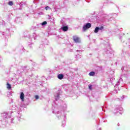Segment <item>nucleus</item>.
<instances>
[{"instance_id": "nucleus-1", "label": "nucleus", "mask_w": 130, "mask_h": 130, "mask_svg": "<svg viewBox=\"0 0 130 130\" xmlns=\"http://www.w3.org/2000/svg\"><path fill=\"white\" fill-rule=\"evenodd\" d=\"M91 23H86L85 25L83 26V31H86L87 29H89V28H91Z\"/></svg>"}, {"instance_id": "nucleus-2", "label": "nucleus", "mask_w": 130, "mask_h": 130, "mask_svg": "<svg viewBox=\"0 0 130 130\" xmlns=\"http://www.w3.org/2000/svg\"><path fill=\"white\" fill-rule=\"evenodd\" d=\"M73 40L76 43H79L80 42V38L76 36L73 37Z\"/></svg>"}, {"instance_id": "nucleus-3", "label": "nucleus", "mask_w": 130, "mask_h": 130, "mask_svg": "<svg viewBox=\"0 0 130 130\" xmlns=\"http://www.w3.org/2000/svg\"><path fill=\"white\" fill-rule=\"evenodd\" d=\"M25 98V94L23 92H21L20 95V99L22 100V101H24V99Z\"/></svg>"}, {"instance_id": "nucleus-4", "label": "nucleus", "mask_w": 130, "mask_h": 130, "mask_svg": "<svg viewBox=\"0 0 130 130\" xmlns=\"http://www.w3.org/2000/svg\"><path fill=\"white\" fill-rule=\"evenodd\" d=\"M61 29L64 31V32H66L69 30V27L68 26H63V27L61 28Z\"/></svg>"}, {"instance_id": "nucleus-5", "label": "nucleus", "mask_w": 130, "mask_h": 130, "mask_svg": "<svg viewBox=\"0 0 130 130\" xmlns=\"http://www.w3.org/2000/svg\"><path fill=\"white\" fill-rule=\"evenodd\" d=\"M57 78L59 80H62L63 79V74H58L57 75Z\"/></svg>"}, {"instance_id": "nucleus-6", "label": "nucleus", "mask_w": 130, "mask_h": 130, "mask_svg": "<svg viewBox=\"0 0 130 130\" xmlns=\"http://www.w3.org/2000/svg\"><path fill=\"white\" fill-rule=\"evenodd\" d=\"M7 89H8L9 90H10V89H12V86L11 85V84H10V83H7Z\"/></svg>"}, {"instance_id": "nucleus-7", "label": "nucleus", "mask_w": 130, "mask_h": 130, "mask_svg": "<svg viewBox=\"0 0 130 130\" xmlns=\"http://www.w3.org/2000/svg\"><path fill=\"white\" fill-rule=\"evenodd\" d=\"M99 31V27H95L94 29V33H98Z\"/></svg>"}, {"instance_id": "nucleus-8", "label": "nucleus", "mask_w": 130, "mask_h": 130, "mask_svg": "<svg viewBox=\"0 0 130 130\" xmlns=\"http://www.w3.org/2000/svg\"><path fill=\"white\" fill-rule=\"evenodd\" d=\"M89 76L93 77V76L95 75V72H91L89 74Z\"/></svg>"}, {"instance_id": "nucleus-9", "label": "nucleus", "mask_w": 130, "mask_h": 130, "mask_svg": "<svg viewBox=\"0 0 130 130\" xmlns=\"http://www.w3.org/2000/svg\"><path fill=\"white\" fill-rule=\"evenodd\" d=\"M9 6H13L14 5V3L12 1H10L8 3Z\"/></svg>"}, {"instance_id": "nucleus-10", "label": "nucleus", "mask_w": 130, "mask_h": 130, "mask_svg": "<svg viewBox=\"0 0 130 130\" xmlns=\"http://www.w3.org/2000/svg\"><path fill=\"white\" fill-rule=\"evenodd\" d=\"M47 24V22L46 21H44L43 23H42V26H44V25H46Z\"/></svg>"}, {"instance_id": "nucleus-11", "label": "nucleus", "mask_w": 130, "mask_h": 130, "mask_svg": "<svg viewBox=\"0 0 130 130\" xmlns=\"http://www.w3.org/2000/svg\"><path fill=\"white\" fill-rule=\"evenodd\" d=\"M39 98H40L39 96H38V95L35 96V99L36 100H38V99H39Z\"/></svg>"}, {"instance_id": "nucleus-12", "label": "nucleus", "mask_w": 130, "mask_h": 130, "mask_svg": "<svg viewBox=\"0 0 130 130\" xmlns=\"http://www.w3.org/2000/svg\"><path fill=\"white\" fill-rule=\"evenodd\" d=\"M88 88H89V90H92V85H89L88 86Z\"/></svg>"}, {"instance_id": "nucleus-13", "label": "nucleus", "mask_w": 130, "mask_h": 130, "mask_svg": "<svg viewBox=\"0 0 130 130\" xmlns=\"http://www.w3.org/2000/svg\"><path fill=\"white\" fill-rule=\"evenodd\" d=\"M103 29H104V27L103 26H101L99 27V30H103Z\"/></svg>"}, {"instance_id": "nucleus-14", "label": "nucleus", "mask_w": 130, "mask_h": 130, "mask_svg": "<svg viewBox=\"0 0 130 130\" xmlns=\"http://www.w3.org/2000/svg\"><path fill=\"white\" fill-rule=\"evenodd\" d=\"M48 9H49V7L47 6L45 7V10H46V11H47V10H48Z\"/></svg>"}]
</instances>
